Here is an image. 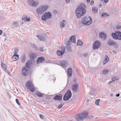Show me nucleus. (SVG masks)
<instances>
[{
    "instance_id": "obj_1",
    "label": "nucleus",
    "mask_w": 121,
    "mask_h": 121,
    "mask_svg": "<svg viewBox=\"0 0 121 121\" xmlns=\"http://www.w3.org/2000/svg\"><path fill=\"white\" fill-rule=\"evenodd\" d=\"M85 7V4L83 3H81L75 11L78 18H80L86 12V10L84 8Z\"/></svg>"
},
{
    "instance_id": "obj_2",
    "label": "nucleus",
    "mask_w": 121,
    "mask_h": 121,
    "mask_svg": "<svg viewBox=\"0 0 121 121\" xmlns=\"http://www.w3.org/2000/svg\"><path fill=\"white\" fill-rule=\"evenodd\" d=\"M89 117L87 112L84 111L78 114L75 117V118L77 120L81 121L85 118H88Z\"/></svg>"
},
{
    "instance_id": "obj_3",
    "label": "nucleus",
    "mask_w": 121,
    "mask_h": 121,
    "mask_svg": "<svg viewBox=\"0 0 121 121\" xmlns=\"http://www.w3.org/2000/svg\"><path fill=\"white\" fill-rule=\"evenodd\" d=\"M48 7V5L41 6L36 10V12L38 14H42L45 12Z\"/></svg>"
},
{
    "instance_id": "obj_4",
    "label": "nucleus",
    "mask_w": 121,
    "mask_h": 121,
    "mask_svg": "<svg viewBox=\"0 0 121 121\" xmlns=\"http://www.w3.org/2000/svg\"><path fill=\"white\" fill-rule=\"evenodd\" d=\"M92 19L89 16H86L83 19L82 23L84 25L87 26L91 24L92 23Z\"/></svg>"
},
{
    "instance_id": "obj_5",
    "label": "nucleus",
    "mask_w": 121,
    "mask_h": 121,
    "mask_svg": "<svg viewBox=\"0 0 121 121\" xmlns=\"http://www.w3.org/2000/svg\"><path fill=\"white\" fill-rule=\"evenodd\" d=\"M112 36L114 39L121 40V32L119 31L116 32L115 33H113L112 34Z\"/></svg>"
},
{
    "instance_id": "obj_6",
    "label": "nucleus",
    "mask_w": 121,
    "mask_h": 121,
    "mask_svg": "<svg viewBox=\"0 0 121 121\" xmlns=\"http://www.w3.org/2000/svg\"><path fill=\"white\" fill-rule=\"evenodd\" d=\"M72 94L71 91L68 90L64 95L63 99L65 101H67L72 96Z\"/></svg>"
},
{
    "instance_id": "obj_7",
    "label": "nucleus",
    "mask_w": 121,
    "mask_h": 121,
    "mask_svg": "<svg viewBox=\"0 0 121 121\" xmlns=\"http://www.w3.org/2000/svg\"><path fill=\"white\" fill-rule=\"evenodd\" d=\"M26 86L27 88L29 89L32 92H34L35 88L31 82L29 81L27 82L26 84Z\"/></svg>"
},
{
    "instance_id": "obj_8",
    "label": "nucleus",
    "mask_w": 121,
    "mask_h": 121,
    "mask_svg": "<svg viewBox=\"0 0 121 121\" xmlns=\"http://www.w3.org/2000/svg\"><path fill=\"white\" fill-rule=\"evenodd\" d=\"M52 17L51 13L48 12L47 13H45L43 15L42 19L43 21H45L48 19L51 18Z\"/></svg>"
},
{
    "instance_id": "obj_9",
    "label": "nucleus",
    "mask_w": 121,
    "mask_h": 121,
    "mask_svg": "<svg viewBox=\"0 0 121 121\" xmlns=\"http://www.w3.org/2000/svg\"><path fill=\"white\" fill-rule=\"evenodd\" d=\"M108 44L111 46H113L116 48H118V45L116 42L111 39H109L107 42Z\"/></svg>"
},
{
    "instance_id": "obj_10",
    "label": "nucleus",
    "mask_w": 121,
    "mask_h": 121,
    "mask_svg": "<svg viewBox=\"0 0 121 121\" xmlns=\"http://www.w3.org/2000/svg\"><path fill=\"white\" fill-rule=\"evenodd\" d=\"M28 2L30 5L34 7H36L39 3L38 1L34 0H28Z\"/></svg>"
},
{
    "instance_id": "obj_11",
    "label": "nucleus",
    "mask_w": 121,
    "mask_h": 121,
    "mask_svg": "<svg viewBox=\"0 0 121 121\" xmlns=\"http://www.w3.org/2000/svg\"><path fill=\"white\" fill-rule=\"evenodd\" d=\"M61 51L58 50L57 51V53L58 56H62L65 53V48L64 47H61Z\"/></svg>"
},
{
    "instance_id": "obj_12",
    "label": "nucleus",
    "mask_w": 121,
    "mask_h": 121,
    "mask_svg": "<svg viewBox=\"0 0 121 121\" xmlns=\"http://www.w3.org/2000/svg\"><path fill=\"white\" fill-rule=\"evenodd\" d=\"M101 45V43L99 41H95L94 43L93 49H98L100 47Z\"/></svg>"
},
{
    "instance_id": "obj_13",
    "label": "nucleus",
    "mask_w": 121,
    "mask_h": 121,
    "mask_svg": "<svg viewBox=\"0 0 121 121\" xmlns=\"http://www.w3.org/2000/svg\"><path fill=\"white\" fill-rule=\"evenodd\" d=\"M78 84L76 83L73 85L72 87V90L74 92H76L78 90Z\"/></svg>"
},
{
    "instance_id": "obj_14",
    "label": "nucleus",
    "mask_w": 121,
    "mask_h": 121,
    "mask_svg": "<svg viewBox=\"0 0 121 121\" xmlns=\"http://www.w3.org/2000/svg\"><path fill=\"white\" fill-rule=\"evenodd\" d=\"M28 69L25 67H23L22 69V75L23 76H26L27 74V71Z\"/></svg>"
},
{
    "instance_id": "obj_15",
    "label": "nucleus",
    "mask_w": 121,
    "mask_h": 121,
    "mask_svg": "<svg viewBox=\"0 0 121 121\" xmlns=\"http://www.w3.org/2000/svg\"><path fill=\"white\" fill-rule=\"evenodd\" d=\"M44 60V58L43 57L41 56L37 59L36 63L38 64L40 63H42Z\"/></svg>"
},
{
    "instance_id": "obj_16",
    "label": "nucleus",
    "mask_w": 121,
    "mask_h": 121,
    "mask_svg": "<svg viewBox=\"0 0 121 121\" xmlns=\"http://www.w3.org/2000/svg\"><path fill=\"white\" fill-rule=\"evenodd\" d=\"M99 37L101 38H102L104 39H105L106 37V35L104 32H101L99 34Z\"/></svg>"
},
{
    "instance_id": "obj_17",
    "label": "nucleus",
    "mask_w": 121,
    "mask_h": 121,
    "mask_svg": "<svg viewBox=\"0 0 121 121\" xmlns=\"http://www.w3.org/2000/svg\"><path fill=\"white\" fill-rule=\"evenodd\" d=\"M30 58L32 60L36 58L37 56V55L35 53H33L30 55Z\"/></svg>"
},
{
    "instance_id": "obj_18",
    "label": "nucleus",
    "mask_w": 121,
    "mask_h": 121,
    "mask_svg": "<svg viewBox=\"0 0 121 121\" xmlns=\"http://www.w3.org/2000/svg\"><path fill=\"white\" fill-rule=\"evenodd\" d=\"M60 64L64 67H66L68 66V63L67 61L64 60L61 62Z\"/></svg>"
},
{
    "instance_id": "obj_19",
    "label": "nucleus",
    "mask_w": 121,
    "mask_h": 121,
    "mask_svg": "<svg viewBox=\"0 0 121 121\" xmlns=\"http://www.w3.org/2000/svg\"><path fill=\"white\" fill-rule=\"evenodd\" d=\"M62 97V96L61 94H60L58 95H56L55 96L54 98V99L55 100H60Z\"/></svg>"
},
{
    "instance_id": "obj_20",
    "label": "nucleus",
    "mask_w": 121,
    "mask_h": 121,
    "mask_svg": "<svg viewBox=\"0 0 121 121\" xmlns=\"http://www.w3.org/2000/svg\"><path fill=\"white\" fill-rule=\"evenodd\" d=\"M69 40L71 42L74 43H75L76 42L75 36H71L69 38Z\"/></svg>"
},
{
    "instance_id": "obj_21",
    "label": "nucleus",
    "mask_w": 121,
    "mask_h": 121,
    "mask_svg": "<svg viewBox=\"0 0 121 121\" xmlns=\"http://www.w3.org/2000/svg\"><path fill=\"white\" fill-rule=\"evenodd\" d=\"M19 59L18 55L17 54L14 55L13 56L12 59L14 61H17Z\"/></svg>"
},
{
    "instance_id": "obj_22",
    "label": "nucleus",
    "mask_w": 121,
    "mask_h": 121,
    "mask_svg": "<svg viewBox=\"0 0 121 121\" xmlns=\"http://www.w3.org/2000/svg\"><path fill=\"white\" fill-rule=\"evenodd\" d=\"M72 72L71 68H70L68 69V75L69 77H71L72 75Z\"/></svg>"
},
{
    "instance_id": "obj_23",
    "label": "nucleus",
    "mask_w": 121,
    "mask_h": 121,
    "mask_svg": "<svg viewBox=\"0 0 121 121\" xmlns=\"http://www.w3.org/2000/svg\"><path fill=\"white\" fill-rule=\"evenodd\" d=\"M65 22V20H63V21L61 22L60 23V26L62 27H64L65 26V24L64 23Z\"/></svg>"
},
{
    "instance_id": "obj_24",
    "label": "nucleus",
    "mask_w": 121,
    "mask_h": 121,
    "mask_svg": "<svg viewBox=\"0 0 121 121\" xmlns=\"http://www.w3.org/2000/svg\"><path fill=\"white\" fill-rule=\"evenodd\" d=\"M92 11L94 13H96L98 12V9L96 7H94L92 8Z\"/></svg>"
},
{
    "instance_id": "obj_25",
    "label": "nucleus",
    "mask_w": 121,
    "mask_h": 121,
    "mask_svg": "<svg viewBox=\"0 0 121 121\" xmlns=\"http://www.w3.org/2000/svg\"><path fill=\"white\" fill-rule=\"evenodd\" d=\"M37 37L40 40L43 41L45 40V38L43 37L42 36L38 35Z\"/></svg>"
},
{
    "instance_id": "obj_26",
    "label": "nucleus",
    "mask_w": 121,
    "mask_h": 121,
    "mask_svg": "<svg viewBox=\"0 0 121 121\" xmlns=\"http://www.w3.org/2000/svg\"><path fill=\"white\" fill-rule=\"evenodd\" d=\"M1 66L2 68L4 70H7L6 65L3 63H1Z\"/></svg>"
},
{
    "instance_id": "obj_27",
    "label": "nucleus",
    "mask_w": 121,
    "mask_h": 121,
    "mask_svg": "<svg viewBox=\"0 0 121 121\" xmlns=\"http://www.w3.org/2000/svg\"><path fill=\"white\" fill-rule=\"evenodd\" d=\"M36 95L38 97H41L43 96V94L40 92L36 93Z\"/></svg>"
},
{
    "instance_id": "obj_28",
    "label": "nucleus",
    "mask_w": 121,
    "mask_h": 121,
    "mask_svg": "<svg viewBox=\"0 0 121 121\" xmlns=\"http://www.w3.org/2000/svg\"><path fill=\"white\" fill-rule=\"evenodd\" d=\"M19 25V23L18 22H13V26L14 27H17Z\"/></svg>"
},
{
    "instance_id": "obj_29",
    "label": "nucleus",
    "mask_w": 121,
    "mask_h": 121,
    "mask_svg": "<svg viewBox=\"0 0 121 121\" xmlns=\"http://www.w3.org/2000/svg\"><path fill=\"white\" fill-rule=\"evenodd\" d=\"M82 43L81 40H79L78 41L77 44L78 46H82Z\"/></svg>"
},
{
    "instance_id": "obj_30",
    "label": "nucleus",
    "mask_w": 121,
    "mask_h": 121,
    "mask_svg": "<svg viewBox=\"0 0 121 121\" xmlns=\"http://www.w3.org/2000/svg\"><path fill=\"white\" fill-rule=\"evenodd\" d=\"M112 81H114L115 80H118L119 79V78L118 77L114 76L112 77Z\"/></svg>"
},
{
    "instance_id": "obj_31",
    "label": "nucleus",
    "mask_w": 121,
    "mask_h": 121,
    "mask_svg": "<svg viewBox=\"0 0 121 121\" xmlns=\"http://www.w3.org/2000/svg\"><path fill=\"white\" fill-rule=\"evenodd\" d=\"M108 15V14L106 13H103L102 14L101 17H106Z\"/></svg>"
},
{
    "instance_id": "obj_32",
    "label": "nucleus",
    "mask_w": 121,
    "mask_h": 121,
    "mask_svg": "<svg viewBox=\"0 0 121 121\" xmlns=\"http://www.w3.org/2000/svg\"><path fill=\"white\" fill-rule=\"evenodd\" d=\"M26 59V56L25 55H24L22 57V62H24L25 61Z\"/></svg>"
},
{
    "instance_id": "obj_33",
    "label": "nucleus",
    "mask_w": 121,
    "mask_h": 121,
    "mask_svg": "<svg viewBox=\"0 0 121 121\" xmlns=\"http://www.w3.org/2000/svg\"><path fill=\"white\" fill-rule=\"evenodd\" d=\"M30 63L29 62H27L26 64V67L27 68H29Z\"/></svg>"
},
{
    "instance_id": "obj_34",
    "label": "nucleus",
    "mask_w": 121,
    "mask_h": 121,
    "mask_svg": "<svg viewBox=\"0 0 121 121\" xmlns=\"http://www.w3.org/2000/svg\"><path fill=\"white\" fill-rule=\"evenodd\" d=\"M66 47L67 49L70 52L71 51V50L70 45H67L66 46Z\"/></svg>"
},
{
    "instance_id": "obj_35",
    "label": "nucleus",
    "mask_w": 121,
    "mask_h": 121,
    "mask_svg": "<svg viewBox=\"0 0 121 121\" xmlns=\"http://www.w3.org/2000/svg\"><path fill=\"white\" fill-rule=\"evenodd\" d=\"M100 99H97L95 101V103L97 106L99 105V103L100 101Z\"/></svg>"
},
{
    "instance_id": "obj_36",
    "label": "nucleus",
    "mask_w": 121,
    "mask_h": 121,
    "mask_svg": "<svg viewBox=\"0 0 121 121\" xmlns=\"http://www.w3.org/2000/svg\"><path fill=\"white\" fill-rule=\"evenodd\" d=\"M108 72V70H105L103 71L102 73L104 75H105Z\"/></svg>"
},
{
    "instance_id": "obj_37",
    "label": "nucleus",
    "mask_w": 121,
    "mask_h": 121,
    "mask_svg": "<svg viewBox=\"0 0 121 121\" xmlns=\"http://www.w3.org/2000/svg\"><path fill=\"white\" fill-rule=\"evenodd\" d=\"M27 17V16L26 15H23L22 17V19L24 20L25 21L26 19V18Z\"/></svg>"
},
{
    "instance_id": "obj_38",
    "label": "nucleus",
    "mask_w": 121,
    "mask_h": 121,
    "mask_svg": "<svg viewBox=\"0 0 121 121\" xmlns=\"http://www.w3.org/2000/svg\"><path fill=\"white\" fill-rule=\"evenodd\" d=\"M104 60L106 61H108L109 60V58L108 57L106 56Z\"/></svg>"
},
{
    "instance_id": "obj_39",
    "label": "nucleus",
    "mask_w": 121,
    "mask_h": 121,
    "mask_svg": "<svg viewBox=\"0 0 121 121\" xmlns=\"http://www.w3.org/2000/svg\"><path fill=\"white\" fill-rule=\"evenodd\" d=\"M63 104H60L58 107L57 108L58 109H59L61 108L63 105Z\"/></svg>"
},
{
    "instance_id": "obj_40",
    "label": "nucleus",
    "mask_w": 121,
    "mask_h": 121,
    "mask_svg": "<svg viewBox=\"0 0 121 121\" xmlns=\"http://www.w3.org/2000/svg\"><path fill=\"white\" fill-rule=\"evenodd\" d=\"M39 50L43 52L44 49H43V47H40L39 48Z\"/></svg>"
},
{
    "instance_id": "obj_41",
    "label": "nucleus",
    "mask_w": 121,
    "mask_h": 121,
    "mask_svg": "<svg viewBox=\"0 0 121 121\" xmlns=\"http://www.w3.org/2000/svg\"><path fill=\"white\" fill-rule=\"evenodd\" d=\"M18 49L17 48H15L14 49V54H16V53L17 52Z\"/></svg>"
},
{
    "instance_id": "obj_42",
    "label": "nucleus",
    "mask_w": 121,
    "mask_h": 121,
    "mask_svg": "<svg viewBox=\"0 0 121 121\" xmlns=\"http://www.w3.org/2000/svg\"><path fill=\"white\" fill-rule=\"evenodd\" d=\"M16 102L19 105H20V102H19L18 100L17 99H16Z\"/></svg>"
},
{
    "instance_id": "obj_43",
    "label": "nucleus",
    "mask_w": 121,
    "mask_h": 121,
    "mask_svg": "<svg viewBox=\"0 0 121 121\" xmlns=\"http://www.w3.org/2000/svg\"><path fill=\"white\" fill-rule=\"evenodd\" d=\"M89 55V54L88 53H86L84 54V56L85 57H88Z\"/></svg>"
},
{
    "instance_id": "obj_44",
    "label": "nucleus",
    "mask_w": 121,
    "mask_h": 121,
    "mask_svg": "<svg viewBox=\"0 0 121 121\" xmlns=\"http://www.w3.org/2000/svg\"><path fill=\"white\" fill-rule=\"evenodd\" d=\"M30 20V17H28L26 18V19L25 21L26 22Z\"/></svg>"
},
{
    "instance_id": "obj_45",
    "label": "nucleus",
    "mask_w": 121,
    "mask_h": 121,
    "mask_svg": "<svg viewBox=\"0 0 121 121\" xmlns=\"http://www.w3.org/2000/svg\"><path fill=\"white\" fill-rule=\"evenodd\" d=\"M94 3V2L93 0L91 1L90 2V4L91 5H93Z\"/></svg>"
},
{
    "instance_id": "obj_46",
    "label": "nucleus",
    "mask_w": 121,
    "mask_h": 121,
    "mask_svg": "<svg viewBox=\"0 0 121 121\" xmlns=\"http://www.w3.org/2000/svg\"><path fill=\"white\" fill-rule=\"evenodd\" d=\"M117 29L118 30H121V26H118L117 27Z\"/></svg>"
},
{
    "instance_id": "obj_47",
    "label": "nucleus",
    "mask_w": 121,
    "mask_h": 121,
    "mask_svg": "<svg viewBox=\"0 0 121 121\" xmlns=\"http://www.w3.org/2000/svg\"><path fill=\"white\" fill-rule=\"evenodd\" d=\"M108 62V61H106L104 60L103 61V65H104L105 64L107 63Z\"/></svg>"
},
{
    "instance_id": "obj_48",
    "label": "nucleus",
    "mask_w": 121,
    "mask_h": 121,
    "mask_svg": "<svg viewBox=\"0 0 121 121\" xmlns=\"http://www.w3.org/2000/svg\"><path fill=\"white\" fill-rule=\"evenodd\" d=\"M40 117L41 119H44L43 116L42 114H40Z\"/></svg>"
},
{
    "instance_id": "obj_49",
    "label": "nucleus",
    "mask_w": 121,
    "mask_h": 121,
    "mask_svg": "<svg viewBox=\"0 0 121 121\" xmlns=\"http://www.w3.org/2000/svg\"><path fill=\"white\" fill-rule=\"evenodd\" d=\"M71 44L70 42L69 41H68L67 43V45H70Z\"/></svg>"
},
{
    "instance_id": "obj_50",
    "label": "nucleus",
    "mask_w": 121,
    "mask_h": 121,
    "mask_svg": "<svg viewBox=\"0 0 121 121\" xmlns=\"http://www.w3.org/2000/svg\"><path fill=\"white\" fill-rule=\"evenodd\" d=\"M32 46L33 48H36L37 47V46L36 45L34 44H33L32 45Z\"/></svg>"
},
{
    "instance_id": "obj_51",
    "label": "nucleus",
    "mask_w": 121,
    "mask_h": 121,
    "mask_svg": "<svg viewBox=\"0 0 121 121\" xmlns=\"http://www.w3.org/2000/svg\"><path fill=\"white\" fill-rule=\"evenodd\" d=\"M66 2L67 3H69L70 1V0H66Z\"/></svg>"
},
{
    "instance_id": "obj_52",
    "label": "nucleus",
    "mask_w": 121,
    "mask_h": 121,
    "mask_svg": "<svg viewBox=\"0 0 121 121\" xmlns=\"http://www.w3.org/2000/svg\"><path fill=\"white\" fill-rule=\"evenodd\" d=\"M108 1V0H104V3H106Z\"/></svg>"
},
{
    "instance_id": "obj_53",
    "label": "nucleus",
    "mask_w": 121,
    "mask_h": 121,
    "mask_svg": "<svg viewBox=\"0 0 121 121\" xmlns=\"http://www.w3.org/2000/svg\"><path fill=\"white\" fill-rule=\"evenodd\" d=\"M120 94L119 93H118V94H117L116 95V97H119L120 96Z\"/></svg>"
},
{
    "instance_id": "obj_54",
    "label": "nucleus",
    "mask_w": 121,
    "mask_h": 121,
    "mask_svg": "<svg viewBox=\"0 0 121 121\" xmlns=\"http://www.w3.org/2000/svg\"><path fill=\"white\" fill-rule=\"evenodd\" d=\"M3 31L2 30H0V35H1Z\"/></svg>"
},
{
    "instance_id": "obj_55",
    "label": "nucleus",
    "mask_w": 121,
    "mask_h": 121,
    "mask_svg": "<svg viewBox=\"0 0 121 121\" xmlns=\"http://www.w3.org/2000/svg\"><path fill=\"white\" fill-rule=\"evenodd\" d=\"M87 2L88 3H89L90 1V0H87Z\"/></svg>"
},
{
    "instance_id": "obj_56",
    "label": "nucleus",
    "mask_w": 121,
    "mask_h": 121,
    "mask_svg": "<svg viewBox=\"0 0 121 121\" xmlns=\"http://www.w3.org/2000/svg\"><path fill=\"white\" fill-rule=\"evenodd\" d=\"M112 81H110L108 83V84H110L112 82Z\"/></svg>"
},
{
    "instance_id": "obj_57",
    "label": "nucleus",
    "mask_w": 121,
    "mask_h": 121,
    "mask_svg": "<svg viewBox=\"0 0 121 121\" xmlns=\"http://www.w3.org/2000/svg\"><path fill=\"white\" fill-rule=\"evenodd\" d=\"M102 6V4H99V7H100Z\"/></svg>"
},
{
    "instance_id": "obj_58",
    "label": "nucleus",
    "mask_w": 121,
    "mask_h": 121,
    "mask_svg": "<svg viewBox=\"0 0 121 121\" xmlns=\"http://www.w3.org/2000/svg\"><path fill=\"white\" fill-rule=\"evenodd\" d=\"M3 36H6V34H4L3 35Z\"/></svg>"
},
{
    "instance_id": "obj_59",
    "label": "nucleus",
    "mask_w": 121,
    "mask_h": 121,
    "mask_svg": "<svg viewBox=\"0 0 121 121\" xmlns=\"http://www.w3.org/2000/svg\"><path fill=\"white\" fill-rule=\"evenodd\" d=\"M113 52L114 53H116V52L115 51H113Z\"/></svg>"
},
{
    "instance_id": "obj_60",
    "label": "nucleus",
    "mask_w": 121,
    "mask_h": 121,
    "mask_svg": "<svg viewBox=\"0 0 121 121\" xmlns=\"http://www.w3.org/2000/svg\"><path fill=\"white\" fill-rule=\"evenodd\" d=\"M110 95L111 96H113V94H111Z\"/></svg>"
},
{
    "instance_id": "obj_61",
    "label": "nucleus",
    "mask_w": 121,
    "mask_h": 121,
    "mask_svg": "<svg viewBox=\"0 0 121 121\" xmlns=\"http://www.w3.org/2000/svg\"><path fill=\"white\" fill-rule=\"evenodd\" d=\"M89 101V99H87V101Z\"/></svg>"
},
{
    "instance_id": "obj_62",
    "label": "nucleus",
    "mask_w": 121,
    "mask_h": 121,
    "mask_svg": "<svg viewBox=\"0 0 121 121\" xmlns=\"http://www.w3.org/2000/svg\"><path fill=\"white\" fill-rule=\"evenodd\" d=\"M74 82H75V80H74Z\"/></svg>"
},
{
    "instance_id": "obj_63",
    "label": "nucleus",
    "mask_w": 121,
    "mask_h": 121,
    "mask_svg": "<svg viewBox=\"0 0 121 121\" xmlns=\"http://www.w3.org/2000/svg\"><path fill=\"white\" fill-rule=\"evenodd\" d=\"M74 82H75V80H74Z\"/></svg>"
}]
</instances>
